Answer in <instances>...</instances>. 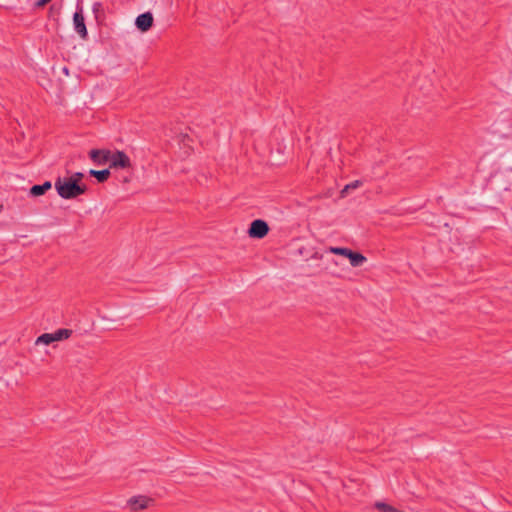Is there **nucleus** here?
Returning <instances> with one entry per match:
<instances>
[{
    "label": "nucleus",
    "mask_w": 512,
    "mask_h": 512,
    "mask_svg": "<svg viewBox=\"0 0 512 512\" xmlns=\"http://www.w3.org/2000/svg\"><path fill=\"white\" fill-rule=\"evenodd\" d=\"M58 195L63 199H74L87 191L84 183H78L68 177H58L54 183Z\"/></svg>",
    "instance_id": "f257e3e1"
},
{
    "label": "nucleus",
    "mask_w": 512,
    "mask_h": 512,
    "mask_svg": "<svg viewBox=\"0 0 512 512\" xmlns=\"http://www.w3.org/2000/svg\"><path fill=\"white\" fill-rule=\"evenodd\" d=\"M73 25L77 34L83 39L86 40L88 37V31L85 25V19L83 15V8L80 5H77V10L73 15Z\"/></svg>",
    "instance_id": "f03ea898"
},
{
    "label": "nucleus",
    "mask_w": 512,
    "mask_h": 512,
    "mask_svg": "<svg viewBox=\"0 0 512 512\" xmlns=\"http://www.w3.org/2000/svg\"><path fill=\"white\" fill-rule=\"evenodd\" d=\"M269 232L268 224L261 219H256L250 224L248 234L251 238L261 239L265 237Z\"/></svg>",
    "instance_id": "7ed1b4c3"
},
{
    "label": "nucleus",
    "mask_w": 512,
    "mask_h": 512,
    "mask_svg": "<svg viewBox=\"0 0 512 512\" xmlns=\"http://www.w3.org/2000/svg\"><path fill=\"white\" fill-rule=\"evenodd\" d=\"M111 168H129L131 167V161L129 157L123 151H110V159L108 161Z\"/></svg>",
    "instance_id": "20e7f679"
},
{
    "label": "nucleus",
    "mask_w": 512,
    "mask_h": 512,
    "mask_svg": "<svg viewBox=\"0 0 512 512\" xmlns=\"http://www.w3.org/2000/svg\"><path fill=\"white\" fill-rule=\"evenodd\" d=\"M90 159L97 165H104L110 159V150L106 149H92L89 152Z\"/></svg>",
    "instance_id": "39448f33"
},
{
    "label": "nucleus",
    "mask_w": 512,
    "mask_h": 512,
    "mask_svg": "<svg viewBox=\"0 0 512 512\" xmlns=\"http://www.w3.org/2000/svg\"><path fill=\"white\" fill-rule=\"evenodd\" d=\"M153 502V499L146 496H137L132 497L129 500V506L133 511H140L149 507V505Z\"/></svg>",
    "instance_id": "423d86ee"
},
{
    "label": "nucleus",
    "mask_w": 512,
    "mask_h": 512,
    "mask_svg": "<svg viewBox=\"0 0 512 512\" xmlns=\"http://www.w3.org/2000/svg\"><path fill=\"white\" fill-rule=\"evenodd\" d=\"M136 27L142 31H148L153 25V15L150 12L140 14L135 21Z\"/></svg>",
    "instance_id": "0eeeda50"
},
{
    "label": "nucleus",
    "mask_w": 512,
    "mask_h": 512,
    "mask_svg": "<svg viewBox=\"0 0 512 512\" xmlns=\"http://www.w3.org/2000/svg\"><path fill=\"white\" fill-rule=\"evenodd\" d=\"M52 187L50 181H46L41 185H34L30 189V194L34 197L41 196L45 194Z\"/></svg>",
    "instance_id": "6e6552de"
},
{
    "label": "nucleus",
    "mask_w": 512,
    "mask_h": 512,
    "mask_svg": "<svg viewBox=\"0 0 512 512\" xmlns=\"http://www.w3.org/2000/svg\"><path fill=\"white\" fill-rule=\"evenodd\" d=\"M347 258L350 261L351 266L353 267H359L363 265L366 262V257L362 255L361 253L350 251Z\"/></svg>",
    "instance_id": "1a4fd4ad"
},
{
    "label": "nucleus",
    "mask_w": 512,
    "mask_h": 512,
    "mask_svg": "<svg viewBox=\"0 0 512 512\" xmlns=\"http://www.w3.org/2000/svg\"><path fill=\"white\" fill-rule=\"evenodd\" d=\"M89 174L92 177H95L98 182L103 183V182H105L109 178L110 171H109V169H104V170H93V169H91L89 171Z\"/></svg>",
    "instance_id": "9d476101"
},
{
    "label": "nucleus",
    "mask_w": 512,
    "mask_h": 512,
    "mask_svg": "<svg viewBox=\"0 0 512 512\" xmlns=\"http://www.w3.org/2000/svg\"><path fill=\"white\" fill-rule=\"evenodd\" d=\"M72 335V330L70 329H58L55 332H53L54 340L55 341H61L64 339H68Z\"/></svg>",
    "instance_id": "9b49d317"
},
{
    "label": "nucleus",
    "mask_w": 512,
    "mask_h": 512,
    "mask_svg": "<svg viewBox=\"0 0 512 512\" xmlns=\"http://www.w3.org/2000/svg\"><path fill=\"white\" fill-rule=\"evenodd\" d=\"M52 342H55L53 333H44V334L40 335L36 340L37 344L43 343V344L49 345Z\"/></svg>",
    "instance_id": "f8f14e48"
},
{
    "label": "nucleus",
    "mask_w": 512,
    "mask_h": 512,
    "mask_svg": "<svg viewBox=\"0 0 512 512\" xmlns=\"http://www.w3.org/2000/svg\"><path fill=\"white\" fill-rule=\"evenodd\" d=\"M350 251H351V249L345 248V247H330L329 248L330 253H333L336 255H341L344 257H347L349 255Z\"/></svg>",
    "instance_id": "ddd939ff"
},
{
    "label": "nucleus",
    "mask_w": 512,
    "mask_h": 512,
    "mask_svg": "<svg viewBox=\"0 0 512 512\" xmlns=\"http://www.w3.org/2000/svg\"><path fill=\"white\" fill-rule=\"evenodd\" d=\"M361 182L359 180H356L350 184H347L342 190H341V196L345 197L348 192L352 189H356L360 186Z\"/></svg>",
    "instance_id": "4468645a"
},
{
    "label": "nucleus",
    "mask_w": 512,
    "mask_h": 512,
    "mask_svg": "<svg viewBox=\"0 0 512 512\" xmlns=\"http://www.w3.org/2000/svg\"><path fill=\"white\" fill-rule=\"evenodd\" d=\"M92 11L95 14V17H98V14L103 11V6L100 2H95L92 5Z\"/></svg>",
    "instance_id": "2eb2a0df"
},
{
    "label": "nucleus",
    "mask_w": 512,
    "mask_h": 512,
    "mask_svg": "<svg viewBox=\"0 0 512 512\" xmlns=\"http://www.w3.org/2000/svg\"><path fill=\"white\" fill-rule=\"evenodd\" d=\"M68 178L74 179L78 183H82V179L84 178V174L81 172H75L73 175L69 176Z\"/></svg>",
    "instance_id": "dca6fc26"
},
{
    "label": "nucleus",
    "mask_w": 512,
    "mask_h": 512,
    "mask_svg": "<svg viewBox=\"0 0 512 512\" xmlns=\"http://www.w3.org/2000/svg\"><path fill=\"white\" fill-rule=\"evenodd\" d=\"M51 0H38L36 3H35V6L40 8V7H44L46 4H48Z\"/></svg>",
    "instance_id": "f3484780"
}]
</instances>
